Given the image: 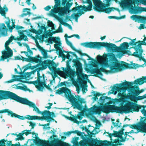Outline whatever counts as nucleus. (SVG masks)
<instances>
[{"instance_id": "60", "label": "nucleus", "mask_w": 146, "mask_h": 146, "mask_svg": "<svg viewBox=\"0 0 146 146\" xmlns=\"http://www.w3.org/2000/svg\"><path fill=\"white\" fill-rule=\"evenodd\" d=\"M31 14L30 12L29 11H27L26 13H24L22 14V17H23L24 16H27L28 15L30 14Z\"/></svg>"}, {"instance_id": "27", "label": "nucleus", "mask_w": 146, "mask_h": 146, "mask_svg": "<svg viewBox=\"0 0 146 146\" xmlns=\"http://www.w3.org/2000/svg\"><path fill=\"white\" fill-rule=\"evenodd\" d=\"M31 130H24L22 131V133H19V137L16 138V140H22L24 139V138L23 136V135L24 134H25L26 135H27L29 134H31Z\"/></svg>"}, {"instance_id": "34", "label": "nucleus", "mask_w": 146, "mask_h": 146, "mask_svg": "<svg viewBox=\"0 0 146 146\" xmlns=\"http://www.w3.org/2000/svg\"><path fill=\"white\" fill-rule=\"evenodd\" d=\"M125 141L124 139H119L117 138L114 140L113 143L115 144H117V145H122L121 143H120L121 142H124Z\"/></svg>"}, {"instance_id": "21", "label": "nucleus", "mask_w": 146, "mask_h": 146, "mask_svg": "<svg viewBox=\"0 0 146 146\" xmlns=\"http://www.w3.org/2000/svg\"><path fill=\"white\" fill-rule=\"evenodd\" d=\"M31 133L32 135H35V136L34 137L35 139H29L24 145L26 146H36V133L34 132Z\"/></svg>"}, {"instance_id": "45", "label": "nucleus", "mask_w": 146, "mask_h": 146, "mask_svg": "<svg viewBox=\"0 0 146 146\" xmlns=\"http://www.w3.org/2000/svg\"><path fill=\"white\" fill-rule=\"evenodd\" d=\"M56 145H58V144L62 143V145H66V143L64 142H62L61 140H59L58 139H56Z\"/></svg>"}, {"instance_id": "2", "label": "nucleus", "mask_w": 146, "mask_h": 146, "mask_svg": "<svg viewBox=\"0 0 146 146\" xmlns=\"http://www.w3.org/2000/svg\"><path fill=\"white\" fill-rule=\"evenodd\" d=\"M110 58L111 61L110 62L109 64L105 61H103L100 63V65L102 67L100 68H93L91 73L95 74L94 76L96 77L100 78L103 76L101 72H103L106 74L109 73H114L121 71L123 69H135L138 67V64H131L126 63L124 62H122L120 64L118 60L116 59L115 54L112 53H110Z\"/></svg>"}, {"instance_id": "25", "label": "nucleus", "mask_w": 146, "mask_h": 146, "mask_svg": "<svg viewBox=\"0 0 146 146\" xmlns=\"http://www.w3.org/2000/svg\"><path fill=\"white\" fill-rule=\"evenodd\" d=\"M30 25H31V29H29L28 30H26L28 32H26L27 33V35H28V36H31L32 38L34 39L35 41V43H36V35L35 36V37L31 35L30 34V32H32L33 33H34L36 35V30L34 29L33 28V26H32L31 24L30 23Z\"/></svg>"}, {"instance_id": "1", "label": "nucleus", "mask_w": 146, "mask_h": 146, "mask_svg": "<svg viewBox=\"0 0 146 146\" xmlns=\"http://www.w3.org/2000/svg\"><path fill=\"white\" fill-rule=\"evenodd\" d=\"M121 83L116 84L117 86H114L111 91L112 92H109L110 94H116L117 91L119 92L118 96L121 98H115L114 99V103H118L122 102L120 104V107L115 106L113 105H104L101 106H94L88 109L90 112L96 114L100 115L102 112L106 113H121L124 112L126 113L133 112V111L139 112L140 107L137 104L129 101L124 106V103L126 101L125 99L130 98L132 96L127 95L125 93L127 89L126 86H123Z\"/></svg>"}, {"instance_id": "61", "label": "nucleus", "mask_w": 146, "mask_h": 146, "mask_svg": "<svg viewBox=\"0 0 146 146\" xmlns=\"http://www.w3.org/2000/svg\"><path fill=\"white\" fill-rule=\"evenodd\" d=\"M30 126H31L32 127V128H33L34 126L36 125V123H33L32 122H30Z\"/></svg>"}, {"instance_id": "36", "label": "nucleus", "mask_w": 146, "mask_h": 146, "mask_svg": "<svg viewBox=\"0 0 146 146\" xmlns=\"http://www.w3.org/2000/svg\"><path fill=\"white\" fill-rule=\"evenodd\" d=\"M121 133L119 131L118 132L114 131L113 136L117 137L121 139V138H122V135Z\"/></svg>"}, {"instance_id": "38", "label": "nucleus", "mask_w": 146, "mask_h": 146, "mask_svg": "<svg viewBox=\"0 0 146 146\" xmlns=\"http://www.w3.org/2000/svg\"><path fill=\"white\" fill-rule=\"evenodd\" d=\"M99 127L97 128V127H95L93 130L92 131V132H91L88 129H86V131L88 133H90L92 135H95L97 133H98V132L97 131H96V129H99Z\"/></svg>"}, {"instance_id": "58", "label": "nucleus", "mask_w": 146, "mask_h": 146, "mask_svg": "<svg viewBox=\"0 0 146 146\" xmlns=\"http://www.w3.org/2000/svg\"><path fill=\"white\" fill-rule=\"evenodd\" d=\"M78 137H74L73 138V141L74 143H77V141L78 139Z\"/></svg>"}, {"instance_id": "59", "label": "nucleus", "mask_w": 146, "mask_h": 146, "mask_svg": "<svg viewBox=\"0 0 146 146\" xmlns=\"http://www.w3.org/2000/svg\"><path fill=\"white\" fill-rule=\"evenodd\" d=\"M1 27L2 29L3 30L5 31L7 29L6 26L5 25V24L3 23L2 24Z\"/></svg>"}, {"instance_id": "13", "label": "nucleus", "mask_w": 146, "mask_h": 146, "mask_svg": "<svg viewBox=\"0 0 146 146\" xmlns=\"http://www.w3.org/2000/svg\"><path fill=\"white\" fill-rule=\"evenodd\" d=\"M37 113L41 114L42 115V117L37 116V119L38 120H41L42 121L45 120L49 122L52 120H54L53 117H51V116L52 117L55 116V114L53 112H50L49 111L46 110L42 112L40 111L39 109L37 108Z\"/></svg>"}, {"instance_id": "41", "label": "nucleus", "mask_w": 146, "mask_h": 146, "mask_svg": "<svg viewBox=\"0 0 146 146\" xmlns=\"http://www.w3.org/2000/svg\"><path fill=\"white\" fill-rule=\"evenodd\" d=\"M28 58L29 62L36 63V56H35L34 57H33L30 56H29Z\"/></svg>"}, {"instance_id": "9", "label": "nucleus", "mask_w": 146, "mask_h": 146, "mask_svg": "<svg viewBox=\"0 0 146 146\" xmlns=\"http://www.w3.org/2000/svg\"><path fill=\"white\" fill-rule=\"evenodd\" d=\"M63 93L65 97L71 103L74 108L81 110L82 108V104L84 103V99L78 95L74 96L72 94L70 90L66 87H64Z\"/></svg>"}, {"instance_id": "16", "label": "nucleus", "mask_w": 146, "mask_h": 146, "mask_svg": "<svg viewBox=\"0 0 146 146\" xmlns=\"http://www.w3.org/2000/svg\"><path fill=\"white\" fill-rule=\"evenodd\" d=\"M72 57H71V58H70L69 59H68V60L66 62V68L63 67H61V69L63 70L65 75L67 76L71 75L73 76L75 74H76V73L77 71L76 72L75 71L73 72L71 68V66L70 65V62L72 60Z\"/></svg>"}, {"instance_id": "3", "label": "nucleus", "mask_w": 146, "mask_h": 146, "mask_svg": "<svg viewBox=\"0 0 146 146\" xmlns=\"http://www.w3.org/2000/svg\"><path fill=\"white\" fill-rule=\"evenodd\" d=\"M61 44L60 42H58V44H54V47L56 49V52H58L57 54L58 55V57H62L63 61H64L65 59H69L71 58L69 54H72L76 57V59H73L72 62L74 63V65L77 71L76 73L78 78L77 81L80 85L82 86L83 84H84L82 78H84V76H86L87 75L85 74H82V64L79 60L80 58H78L77 55L73 52L64 50L62 51L61 48L59 46Z\"/></svg>"}, {"instance_id": "49", "label": "nucleus", "mask_w": 146, "mask_h": 146, "mask_svg": "<svg viewBox=\"0 0 146 146\" xmlns=\"http://www.w3.org/2000/svg\"><path fill=\"white\" fill-rule=\"evenodd\" d=\"M37 48H38L39 50L41 51V53H42V52H43L45 50L41 46H40L39 43H38V41H37Z\"/></svg>"}, {"instance_id": "53", "label": "nucleus", "mask_w": 146, "mask_h": 146, "mask_svg": "<svg viewBox=\"0 0 146 146\" xmlns=\"http://www.w3.org/2000/svg\"><path fill=\"white\" fill-rule=\"evenodd\" d=\"M19 81V79L18 78H13L7 81L8 83H11L14 81Z\"/></svg>"}, {"instance_id": "20", "label": "nucleus", "mask_w": 146, "mask_h": 146, "mask_svg": "<svg viewBox=\"0 0 146 146\" xmlns=\"http://www.w3.org/2000/svg\"><path fill=\"white\" fill-rule=\"evenodd\" d=\"M7 113L8 115H11V116L13 117H14L21 120H24L25 118V117L24 118L23 116H20L13 113L12 111L8 109H5L2 110V113Z\"/></svg>"}, {"instance_id": "42", "label": "nucleus", "mask_w": 146, "mask_h": 146, "mask_svg": "<svg viewBox=\"0 0 146 146\" xmlns=\"http://www.w3.org/2000/svg\"><path fill=\"white\" fill-rule=\"evenodd\" d=\"M64 89V87L61 88L60 89H58L56 90V93L58 94H60L63 93Z\"/></svg>"}, {"instance_id": "30", "label": "nucleus", "mask_w": 146, "mask_h": 146, "mask_svg": "<svg viewBox=\"0 0 146 146\" xmlns=\"http://www.w3.org/2000/svg\"><path fill=\"white\" fill-rule=\"evenodd\" d=\"M36 70V69H35V70L32 71L30 72H27L24 73L23 74L20 75V77L21 78L24 79L30 77L32 74H34L35 73Z\"/></svg>"}, {"instance_id": "19", "label": "nucleus", "mask_w": 146, "mask_h": 146, "mask_svg": "<svg viewBox=\"0 0 146 146\" xmlns=\"http://www.w3.org/2000/svg\"><path fill=\"white\" fill-rule=\"evenodd\" d=\"M11 141H8L7 139H3L0 141V146H20L19 142L15 144L12 143Z\"/></svg>"}, {"instance_id": "15", "label": "nucleus", "mask_w": 146, "mask_h": 146, "mask_svg": "<svg viewBox=\"0 0 146 146\" xmlns=\"http://www.w3.org/2000/svg\"><path fill=\"white\" fill-rule=\"evenodd\" d=\"M10 43L8 40L5 42V50L2 52V55L1 56L0 61H4L6 59L9 58L13 56V51L8 46Z\"/></svg>"}, {"instance_id": "5", "label": "nucleus", "mask_w": 146, "mask_h": 146, "mask_svg": "<svg viewBox=\"0 0 146 146\" xmlns=\"http://www.w3.org/2000/svg\"><path fill=\"white\" fill-rule=\"evenodd\" d=\"M37 24L38 27L39 28V29L37 30V39L42 42L44 41L47 42L49 44H52L53 42L55 43V44H58V42H60L58 41L60 40L59 37L52 36L55 33L62 32L63 29L60 26L57 30L52 32L50 30L47 31V27H45V25L43 24L40 26L39 23H37Z\"/></svg>"}, {"instance_id": "35", "label": "nucleus", "mask_w": 146, "mask_h": 146, "mask_svg": "<svg viewBox=\"0 0 146 146\" xmlns=\"http://www.w3.org/2000/svg\"><path fill=\"white\" fill-rule=\"evenodd\" d=\"M144 38L142 41L139 40V42L140 44H139L137 45L139 47H141V49H142V45L146 46V42H145V41H146V37L145 36V35H144Z\"/></svg>"}, {"instance_id": "63", "label": "nucleus", "mask_w": 146, "mask_h": 146, "mask_svg": "<svg viewBox=\"0 0 146 146\" xmlns=\"http://www.w3.org/2000/svg\"><path fill=\"white\" fill-rule=\"evenodd\" d=\"M51 8V7L50 5H48L46 7H45L44 8V9L45 11H48Z\"/></svg>"}, {"instance_id": "64", "label": "nucleus", "mask_w": 146, "mask_h": 146, "mask_svg": "<svg viewBox=\"0 0 146 146\" xmlns=\"http://www.w3.org/2000/svg\"><path fill=\"white\" fill-rule=\"evenodd\" d=\"M5 24L7 25V27H10V21L9 19L8 18V21L5 22Z\"/></svg>"}, {"instance_id": "55", "label": "nucleus", "mask_w": 146, "mask_h": 146, "mask_svg": "<svg viewBox=\"0 0 146 146\" xmlns=\"http://www.w3.org/2000/svg\"><path fill=\"white\" fill-rule=\"evenodd\" d=\"M102 57L100 55H98L97 56V58L98 60L99 61H100V63L101 62H103V61H101L102 59Z\"/></svg>"}, {"instance_id": "24", "label": "nucleus", "mask_w": 146, "mask_h": 146, "mask_svg": "<svg viewBox=\"0 0 146 146\" xmlns=\"http://www.w3.org/2000/svg\"><path fill=\"white\" fill-rule=\"evenodd\" d=\"M50 144L51 143L49 141L41 140L37 136V145L40 146H50Z\"/></svg>"}, {"instance_id": "50", "label": "nucleus", "mask_w": 146, "mask_h": 146, "mask_svg": "<svg viewBox=\"0 0 146 146\" xmlns=\"http://www.w3.org/2000/svg\"><path fill=\"white\" fill-rule=\"evenodd\" d=\"M74 133L77 134V135L78 136H81L82 135V134L84 133L78 130H76L75 131H74Z\"/></svg>"}, {"instance_id": "43", "label": "nucleus", "mask_w": 146, "mask_h": 146, "mask_svg": "<svg viewBox=\"0 0 146 146\" xmlns=\"http://www.w3.org/2000/svg\"><path fill=\"white\" fill-rule=\"evenodd\" d=\"M31 64L29 63L26 65V66H25L23 68H25L23 71V74L27 70L29 69H31Z\"/></svg>"}, {"instance_id": "47", "label": "nucleus", "mask_w": 146, "mask_h": 146, "mask_svg": "<svg viewBox=\"0 0 146 146\" xmlns=\"http://www.w3.org/2000/svg\"><path fill=\"white\" fill-rule=\"evenodd\" d=\"M135 3H140L145 5V0H135Z\"/></svg>"}, {"instance_id": "7", "label": "nucleus", "mask_w": 146, "mask_h": 146, "mask_svg": "<svg viewBox=\"0 0 146 146\" xmlns=\"http://www.w3.org/2000/svg\"><path fill=\"white\" fill-rule=\"evenodd\" d=\"M10 99L17 102L25 104L34 108L33 110L36 111V106L33 103L26 98L20 97L14 93L9 91L0 90V101Z\"/></svg>"}, {"instance_id": "10", "label": "nucleus", "mask_w": 146, "mask_h": 146, "mask_svg": "<svg viewBox=\"0 0 146 146\" xmlns=\"http://www.w3.org/2000/svg\"><path fill=\"white\" fill-rule=\"evenodd\" d=\"M82 140L79 142L80 146H108L106 140H99L96 139L82 137Z\"/></svg>"}, {"instance_id": "26", "label": "nucleus", "mask_w": 146, "mask_h": 146, "mask_svg": "<svg viewBox=\"0 0 146 146\" xmlns=\"http://www.w3.org/2000/svg\"><path fill=\"white\" fill-rule=\"evenodd\" d=\"M131 17L133 20H135V22L138 21L141 23H143L146 21V17H143L141 16L133 15Z\"/></svg>"}, {"instance_id": "57", "label": "nucleus", "mask_w": 146, "mask_h": 146, "mask_svg": "<svg viewBox=\"0 0 146 146\" xmlns=\"http://www.w3.org/2000/svg\"><path fill=\"white\" fill-rule=\"evenodd\" d=\"M14 70H15V72L17 74H20L21 75L23 74V72L22 71V70H21V71L20 72H19L18 71L16 68H15L14 69Z\"/></svg>"}, {"instance_id": "48", "label": "nucleus", "mask_w": 146, "mask_h": 146, "mask_svg": "<svg viewBox=\"0 0 146 146\" xmlns=\"http://www.w3.org/2000/svg\"><path fill=\"white\" fill-rule=\"evenodd\" d=\"M48 27H52V30L54 29V25L52 21H49L48 22Z\"/></svg>"}, {"instance_id": "37", "label": "nucleus", "mask_w": 146, "mask_h": 146, "mask_svg": "<svg viewBox=\"0 0 146 146\" xmlns=\"http://www.w3.org/2000/svg\"><path fill=\"white\" fill-rule=\"evenodd\" d=\"M25 118L30 120H36V115L31 116L28 115L25 116Z\"/></svg>"}, {"instance_id": "40", "label": "nucleus", "mask_w": 146, "mask_h": 146, "mask_svg": "<svg viewBox=\"0 0 146 146\" xmlns=\"http://www.w3.org/2000/svg\"><path fill=\"white\" fill-rule=\"evenodd\" d=\"M109 98L107 96H102L100 98L99 100L101 103H104L106 102V100Z\"/></svg>"}, {"instance_id": "51", "label": "nucleus", "mask_w": 146, "mask_h": 146, "mask_svg": "<svg viewBox=\"0 0 146 146\" xmlns=\"http://www.w3.org/2000/svg\"><path fill=\"white\" fill-rule=\"evenodd\" d=\"M146 98V94L142 96H139L137 97V100H141L144 98Z\"/></svg>"}, {"instance_id": "39", "label": "nucleus", "mask_w": 146, "mask_h": 146, "mask_svg": "<svg viewBox=\"0 0 146 146\" xmlns=\"http://www.w3.org/2000/svg\"><path fill=\"white\" fill-rule=\"evenodd\" d=\"M83 6L82 5L78 6L77 7H76L72 8L71 11H76L77 10H79V12L82 11V9L83 8Z\"/></svg>"}, {"instance_id": "33", "label": "nucleus", "mask_w": 146, "mask_h": 146, "mask_svg": "<svg viewBox=\"0 0 146 146\" xmlns=\"http://www.w3.org/2000/svg\"><path fill=\"white\" fill-rule=\"evenodd\" d=\"M58 21L60 22L61 24H62L64 26H68L69 29L71 30L72 29V27L71 26L67 23L64 22L62 19L61 18H60L58 19Z\"/></svg>"}, {"instance_id": "6", "label": "nucleus", "mask_w": 146, "mask_h": 146, "mask_svg": "<svg viewBox=\"0 0 146 146\" xmlns=\"http://www.w3.org/2000/svg\"><path fill=\"white\" fill-rule=\"evenodd\" d=\"M72 0H54L55 5L53 9L51 10L48 13L49 15L54 16L55 14L58 13L60 16H64L67 12L70 11L69 9L73 4L72 2H69Z\"/></svg>"}, {"instance_id": "52", "label": "nucleus", "mask_w": 146, "mask_h": 146, "mask_svg": "<svg viewBox=\"0 0 146 146\" xmlns=\"http://www.w3.org/2000/svg\"><path fill=\"white\" fill-rule=\"evenodd\" d=\"M143 107L144 108L145 107H146V105L143 106ZM141 112L143 115L145 117L146 116V110L144 108H143V109L141 110Z\"/></svg>"}, {"instance_id": "8", "label": "nucleus", "mask_w": 146, "mask_h": 146, "mask_svg": "<svg viewBox=\"0 0 146 146\" xmlns=\"http://www.w3.org/2000/svg\"><path fill=\"white\" fill-rule=\"evenodd\" d=\"M125 82H122L121 84H122L123 86H126L127 89L130 90L131 93L132 94L131 95L132 96L130 97L131 98L134 96H138L144 91L143 89L139 90V86L133 85V84L136 85L139 84V85H141L144 83H146V76H143L142 78L137 79L134 80V82L126 81L125 80Z\"/></svg>"}, {"instance_id": "44", "label": "nucleus", "mask_w": 146, "mask_h": 146, "mask_svg": "<svg viewBox=\"0 0 146 146\" xmlns=\"http://www.w3.org/2000/svg\"><path fill=\"white\" fill-rule=\"evenodd\" d=\"M66 42L67 44L70 46L72 49H74L75 48L72 45V43L69 41L67 39H66Z\"/></svg>"}, {"instance_id": "23", "label": "nucleus", "mask_w": 146, "mask_h": 146, "mask_svg": "<svg viewBox=\"0 0 146 146\" xmlns=\"http://www.w3.org/2000/svg\"><path fill=\"white\" fill-rule=\"evenodd\" d=\"M129 127L131 129H135L139 130L140 131L146 133V130L144 129L143 126L139 123V122H138L136 124H129Z\"/></svg>"}, {"instance_id": "12", "label": "nucleus", "mask_w": 146, "mask_h": 146, "mask_svg": "<svg viewBox=\"0 0 146 146\" xmlns=\"http://www.w3.org/2000/svg\"><path fill=\"white\" fill-rule=\"evenodd\" d=\"M93 2L94 6L93 9L96 11L98 12H104L109 13L112 11L115 10L119 12V10L118 8L111 7H104L102 2L101 0H92Z\"/></svg>"}, {"instance_id": "17", "label": "nucleus", "mask_w": 146, "mask_h": 146, "mask_svg": "<svg viewBox=\"0 0 146 146\" xmlns=\"http://www.w3.org/2000/svg\"><path fill=\"white\" fill-rule=\"evenodd\" d=\"M28 32L27 30H23L22 31H18L19 34L20 35L19 37L18 36L17 37L15 38L14 36H11L9 38L8 40L10 42H12L13 40L20 41L24 40L25 41H28V38L27 36L25 35L23 33L24 32Z\"/></svg>"}, {"instance_id": "54", "label": "nucleus", "mask_w": 146, "mask_h": 146, "mask_svg": "<svg viewBox=\"0 0 146 146\" xmlns=\"http://www.w3.org/2000/svg\"><path fill=\"white\" fill-rule=\"evenodd\" d=\"M42 54L43 56V58H46L48 57L47 53L45 50L42 52Z\"/></svg>"}, {"instance_id": "11", "label": "nucleus", "mask_w": 146, "mask_h": 146, "mask_svg": "<svg viewBox=\"0 0 146 146\" xmlns=\"http://www.w3.org/2000/svg\"><path fill=\"white\" fill-rule=\"evenodd\" d=\"M42 57H40L39 55H37V72H39L40 70H43L46 69L47 67L50 70H55L56 68L54 66L56 64L53 61L47 60L42 61Z\"/></svg>"}, {"instance_id": "29", "label": "nucleus", "mask_w": 146, "mask_h": 146, "mask_svg": "<svg viewBox=\"0 0 146 146\" xmlns=\"http://www.w3.org/2000/svg\"><path fill=\"white\" fill-rule=\"evenodd\" d=\"M135 1H133L132 0H124L122 3L121 6L122 7L123 6L125 7L127 6H131V4H135Z\"/></svg>"}, {"instance_id": "56", "label": "nucleus", "mask_w": 146, "mask_h": 146, "mask_svg": "<svg viewBox=\"0 0 146 146\" xmlns=\"http://www.w3.org/2000/svg\"><path fill=\"white\" fill-rule=\"evenodd\" d=\"M92 93L94 94V95L97 97L99 96L102 95V94L99 92H97L96 93L95 91H92Z\"/></svg>"}, {"instance_id": "4", "label": "nucleus", "mask_w": 146, "mask_h": 146, "mask_svg": "<svg viewBox=\"0 0 146 146\" xmlns=\"http://www.w3.org/2000/svg\"><path fill=\"white\" fill-rule=\"evenodd\" d=\"M129 43L124 42L121 44L120 47H117L114 44L105 42H86L81 43V45L87 48H90L100 49L102 47L106 48L108 50H111L112 52H121L119 54L120 56L123 54H127L129 50H126L129 47Z\"/></svg>"}, {"instance_id": "28", "label": "nucleus", "mask_w": 146, "mask_h": 146, "mask_svg": "<svg viewBox=\"0 0 146 146\" xmlns=\"http://www.w3.org/2000/svg\"><path fill=\"white\" fill-rule=\"evenodd\" d=\"M86 3H88L89 5L87 7L85 5L82 6H83V8L82 9H81L84 10L85 12L92 10V5L91 1L90 0H86Z\"/></svg>"}, {"instance_id": "22", "label": "nucleus", "mask_w": 146, "mask_h": 146, "mask_svg": "<svg viewBox=\"0 0 146 146\" xmlns=\"http://www.w3.org/2000/svg\"><path fill=\"white\" fill-rule=\"evenodd\" d=\"M80 113H78L77 115H75V116L72 115V117L67 116L66 118L68 119L73 121L74 123L79 124L80 122L78 121L77 120V119H80V120H81L82 119V115Z\"/></svg>"}, {"instance_id": "18", "label": "nucleus", "mask_w": 146, "mask_h": 146, "mask_svg": "<svg viewBox=\"0 0 146 146\" xmlns=\"http://www.w3.org/2000/svg\"><path fill=\"white\" fill-rule=\"evenodd\" d=\"M37 78V89L39 91H42L44 88V87H46V85L42 80L44 79V75L43 74V77L40 76V74L38 71Z\"/></svg>"}, {"instance_id": "31", "label": "nucleus", "mask_w": 146, "mask_h": 146, "mask_svg": "<svg viewBox=\"0 0 146 146\" xmlns=\"http://www.w3.org/2000/svg\"><path fill=\"white\" fill-rule=\"evenodd\" d=\"M130 9L132 12L134 14L141 13L143 11V10L141 9V8L139 7H137L135 6L133 7L132 5H131Z\"/></svg>"}, {"instance_id": "46", "label": "nucleus", "mask_w": 146, "mask_h": 146, "mask_svg": "<svg viewBox=\"0 0 146 146\" xmlns=\"http://www.w3.org/2000/svg\"><path fill=\"white\" fill-rule=\"evenodd\" d=\"M116 122H117L116 123L115 122H112V123L114 125V127L118 126L119 127H120V126H121V123H120L119 125L118 124L119 122V119H118L117 120Z\"/></svg>"}, {"instance_id": "14", "label": "nucleus", "mask_w": 146, "mask_h": 146, "mask_svg": "<svg viewBox=\"0 0 146 146\" xmlns=\"http://www.w3.org/2000/svg\"><path fill=\"white\" fill-rule=\"evenodd\" d=\"M126 38L131 40V42H129V45L135 46L134 47H133V48L135 50V52H134L132 55L136 57H139L140 55H141L143 52V50L142 49H141V47H139L137 46L139 44H140L139 42V40L135 42L136 40V38L131 39L129 38Z\"/></svg>"}, {"instance_id": "62", "label": "nucleus", "mask_w": 146, "mask_h": 146, "mask_svg": "<svg viewBox=\"0 0 146 146\" xmlns=\"http://www.w3.org/2000/svg\"><path fill=\"white\" fill-rule=\"evenodd\" d=\"M22 90L25 91L30 90L29 89L27 88V86H24L22 87Z\"/></svg>"}, {"instance_id": "32", "label": "nucleus", "mask_w": 146, "mask_h": 146, "mask_svg": "<svg viewBox=\"0 0 146 146\" xmlns=\"http://www.w3.org/2000/svg\"><path fill=\"white\" fill-rule=\"evenodd\" d=\"M82 10H82V11H80L78 13H73L71 15V17L73 19H78V18L82 14L84 13V12Z\"/></svg>"}]
</instances>
